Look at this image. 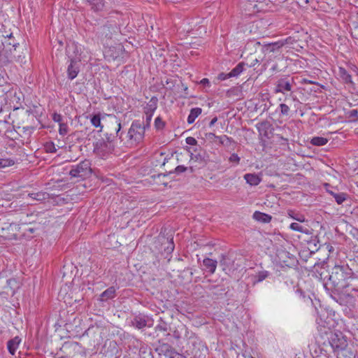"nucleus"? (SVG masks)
Returning a JSON list of instances; mask_svg holds the SVG:
<instances>
[{
	"label": "nucleus",
	"instance_id": "35",
	"mask_svg": "<svg viewBox=\"0 0 358 358\" xmlns=\"http://www.w3.org/2000/svg\"><path fill=\"white\" fill-rule=\"evenodd\" d=\"M90 121H91L92 124L94 127H100V131H101V129L103 128V125L101 124V115L99 113L94 115L91 117Z\"/></svg>",
	"mask_w": 358,
	"mask_h": 358
},
{
	"label": "nucleus",
	"instance_id": "13",
	"mask_svg": "<svg viewBox=\"0 0 358 358\" xmlns=\"http://www.w3.org/2000/svg\"><path fill=\"white\" fill-rule=\"evenodd\" d=\"M330 344L334 351L343 350L347 346L346 341L343 338H338L337 335H335L334 338H331Z\"/></svg>",
	"mask_w": 358,
	"mask_h": 358
},
{
	"label": "nucleus",
	"instance_id": "40",
	"mask_svg": "<svg viewBox=\"0 0 358 358\" xmlns=\"http://www.w3.org/2000/svg\"><path fill=\"white\" fill-rule=\"evenodd\" d=\"M14 164V160L11 159H0V169L13 166Z\"/></svg>",
	"mask_w": 358,
	"mask_h": 358
},
{
	"label": "nucleus",
	"instance_id": "37",
	"mask_svg": "<svg viewBox=\"0 0 358 358\" xmlns=\"http://www.w3.org/2000/svg\"><path fill=\"white\" fill-rule=\"evenodd\" d=\"M229 162L231 164L232 166H236L240 164L241 157L236 153H232L229 159Z\"/></svg>",
	"mask_w": 358,
	"mask_h": 358
},
{
	"label": "nucleus",
	"instance_id": "5",
	"mask_svg": "<svg viewBox=\"0 0 358 358\" xmlns=\"http://www.w3.org/2000/svg\"><path fill=\"white\" fill-rule=\"evenodd\" d=\"M115 150V145L106 143L103 139H99L94 144V154L101 159H106Z\"/></svg>",
	"mask_w": 358,
	"mask_h": 358
},
{
	"label": "nucleus",
	"instance_id": "41",
	"mask_svg": "<svg viewBox=\"0 0 358 358\" xmlns=\"http://www.w3.org/2000/svg\"><path fill=\"white\" fill-rule=\"evenodd\" d=\"M348 117L350 119V121L355 122L358 120V110L352 109L350 110L348 113Z\"/></svg>",
	"mask_w": 358,
	"mask_h": 358
},
{
	"label": "nucleus",
	"instance_id": "44",
	"mask_svg": "<svg viewBox=\"0 0 358 358\" xmlns=\"http://www.w3.org/2000/svg\"><path fill=\"white\" fill-rule=\"evenodd\" d=\"M45 150L47 152L50 153H55L57 152V149L52 142L48 143L45 145Z\"/></svg>",
	"mask_w": 358,
	"mask_h": 358
},
{
	"label": "nucleus",
	"instance_id": "17",
	"mask_svg": "<svg viewBox=\"0 0 358 358\" xmlns=\"http://www.w3.org/2000/svg\"><path fill=\"white\" fill-rule=\"evenodd\" d=\"M21 342V338L19 336H15V338L9 340L7 343V348L8 352L14 355L17 349L19 347V345Z\"/></svg>",
	"mask_w": 358,
	"mask_h": 358
},
{
	"label": "nucleus",
	"instance_id": "48",
	"mask_svg": "<svg viewBox=\"0 0 358 358\" xmlns=\"http://www.w3.org/2000/svg\"><path fill=\"white\" fill-rule=\"evenodd\" d=\"M103 30L106 29H111V31H110V34H112L113 32H116L117 29V27L116 26V24H110V25H108V24H106L103 26Z\"/></svg>",
	"mask_w": 358,
	"mask_h": 358
},
{
	"label": "nucleus",
	"instance_id": "15",
	"mask_svg": "<svg viewBox=\"0 0 358 358\" xmlns=\"http://www.w3.org/2000/svg\"><path fill=\"white\" fill-rule=\"evenodd\" d=\"M187 150L191 154V159L195 161H203L204 157L201 153L202 148L200 145L192 148H188Z\"/></svg>",
	"mask_w": 358,
	"mask_h": 358
},
{
	"label": "nucleus",
	"instance_id": "51",
	"mask_svg": "<svg viewBox=\"0 0 358 358\" xmlns=\"http://www.w3.org/2000/svg\"><path fill=\"white\" fill-rule=\"evenodd\" d=\"M200 84L203 85V86H210V81L208 78H203L201 81H200Z\"/></svg>",
	"mask_w": 358,
	"mask_h": 358
},
{
	"label": "nucleus",
	"instance_id": "54",
	"mask_svg": "<svg viewBox=\"0 0 358 358\" xmlns=\"http://www.w3.org/2000/svg\"><path fill=\"white\" fill-rule=\"evenodd\" d=\"M324 186L325 187L327 192L329 194V192H332V190L329 189L331 187V185L329 183H324Z\"/></svg>",
	"mask_w": 358,
	"mask_h": 358
},
{
	"label": "nucleus",
	"instance_id": "36",
	"mask_svg": "<svg viewBox=\"0 0 358 358\" xmlns=\"http://www.w3.org/2000/svg\"><path fill=\"white\" fill-rule=\"evenodd\" d=\"M168 330V324L160 317L159 320V323L155 327V331L165 332Z\"/></svg>",
	"mask_w": 358,
	"mask_h": 358
},
{
	"label": "nucleus",
	"instance_id": "2",
	"mask_svg": "<svg viewBox=\"0 0 358 358\" xmlns=\"http://www.w3.org/2000/svg\"><path fill=\"white\" fill-rule=\"evenodd\" d=\"M288 38L285 40H280L271 43H261L260 41H256L255 46H261L262 52L264 54L265 57L271 53L277 54L278 55L281 53L282 48L286 45L288 42Z\"/></svg>",
	"mask_w": 358,
	"mask_h": 358
},
{
	"label": "nucleus",
	"instance_id": "62",
	"mask_svg": "<svg viewBox=\"0 0 358 358\" xmlns=\"http://www.w3.org/2000/svg\"><path fill=\"white\" fill-rule=\"evenodd\" d=\"M241 358H242V357H241Z\"/></svg>",
	"mask_w": 358,
	"mask_h": 358
},
{
	"label": "nucleus",
	"instance_id": "33",
	"mask_svg": "<svg viewBox=\"0 0 358 358\" xmlns=\"http://www.w3.org/2000/svg\"><path fill=\"white\" fill-rule=\"evenodd\" d=\"M339 75L345 83H352L351 75L344 68H339Z\"/></svg>",
	"mask_w": 358,
	"mask_h": 358
},
{
	"label": "nucleus",
	"instance_id": "59",
	"mask_svg": "<svg viewBox=\"0 0 358 358\" xmlns=\"http://www.w3.org/2000/svg\"><path fill=\"white\" fill-rule=\"evenodd\" d=\"M277 69H278V64H274V65L272 66V68H271V69H272L273 71H275V70H277Z\"/></svg>",
	"mask_w": 358,
	"mask_h": 358
},
{
	"label": "nucleus",
	"instance_id": "4",
	"mask_svg": "<svg viewBox=\"0 0 358 358\" xmlns=\"http://www.w3.org/2000/svg\"><path fill=\"white\" fill-rule=\"evenodd\" d=\"M145 126L140 120H134L129 129L128 136L130 140L138 143L141 142L145 136Z\"/></svg>",
	"mask_w": 358,
	"mask_h": 358
},
{
	"label": "nucleus",
	"instance_id": "55",
	"mask_svg": "<svg viewBox=\"0 0 358 358\" xmlns=\"http://www.w3.org/2000/svg\"><path fill=\"white\" fill-rule=\"evenodd\" d=\"M241 357H242V358H253V357H252V356H250V355H247V356H246V355H245L244 354L238 355L237 358H241Z\"/></svg>",
	"mask_w": 358,
	"mask_h": 358
},
{
	"label": "nucleus",
	"instance_id": "45",
	"mask_svg": "<svg viewBox=\"0 0 358 358\" xmlns=\"http://www.w3.org/2000/svg\"><path fill=\"white\" fill-rule=\"evenodd\" d=\"M52 118L54 122H58L59 124L64 122L62 116L56 112L52 113Z\"/></svg>",
	"mask_w": 358,
	"mask_h": 358
},
{
	"label": "nucleus",
	"instance_id": "53",
	"mask_svg": "<svg viewBox=\"0 0 358 358\" xmlns=\"http://www.w3.org/2000/svg\"><path fill=\"white\" fill-rule=\"evenodd\" d=\"M257 63H259V60L257 59H255L253 60L252 62H251L250 64H248V66H250V67H252V66H254Z\"/></svg>",
	"mask_w": 358,
	"mask_h": 358
},
{
	"label": "nucleus",
	"instance_id": "29",
	"mask_svg": "<svg viewBox=\"0 0 358 358\" xmlns=\"http://www.w3.org/2000/svg\"><path fill=\"white\" fill-rule=\"evenodd\" d=\"M236 145V142L231 137H229L227 135H222V140L220 141V146L222 145L225 148H229L231 146H234Z\"/></svg>",
	"mask_w": 358,
	"mask_h": 358
},
{
	"label": "nucleus",
	"instance_id": "46",
	"mask_svg": "<svg viewBox=\"0 0 358 358\" xmlns=\"http://www.w3.org/2000/svg\"><path fill=\"white\" fill-rule=\"evenodd\" d=\"M185 141H186L187 144H188L189 145H192L194 147L199 145L197 144V141L196 140V138H194V137H192V136H189V137L186 138Z\"/></svg>",
	"mask_w": 358,
	"mask_h": 358
},
{
	"label": "nucleus",
	"instance_id": "1",
	"mask_svg": "<svg viewBox=\"0 0 358 358\" xmlns=\"http://www.w3.org/2000/svg\"><path fill=\"white\" fill-rule=\"evenodd\" d=\"M352 275V269L348 265H336L333 268L329 280L335 291L338 292L348 286L347 280Z\"/></svg>",
	"mask_w": 358,
	"mask_h": 358
},
{
	"label": "nucleus",
	"instance_id": "11",
	"mask_svg": "<svg viewBox=\"0 0 358 358\" xmlns=\"http://www.w3.org/2000/svg\"><path fill=\"white\" fill-rule=\"evenodd\" d=\"M161 352L165 357L169 358H184L181 354L177 352L172 346L167 343H164L161 346Z\"/></svg>",
	"mask_w": 358,
	"mask_h": 358
},
{
	"label": "nucleus",
	"instance_id": "61",
	"mask_svg": "<svg viewBox=\"0 0 358 358\" xmlns=\"http://www.w3.org/2000/svg\"><path fill=\"white\" fill-rule=\"evenodd\" d=\"M75 301L80 302V300L75 299Z\"/></svg>",
	"mask_w": 358,
	"mask_h": 358
},
{
	"label": "nucleus",
	"instance_id": "57",
	"mask_svg": "<svg viewBox=\"0 0 358 358\" xmlns=\"http://www.w3.org/2000/svg\"><path fill=\"white\" fill-rule=\"evenodd\" d=\"M329 194L331 195L334 198L336 196V195L337 194V193L332 191V192H329Z\"/></svg>",
	"mask_w": 358,
	"mask_h": 358
},
{
	"label": "nucleus",
	"instance_id": "39",
	"mask_svg": "<svg viewBox=\"0 0 358 358\" xmlns=\"http://www.w3.org/2000/svg\"><path fill=\"white\" fill-rule=\"evenodd\" d=\"M69 132V127L67 123L62 122L59 124V135L64 136Z\"/></svg>",
	"mask_w": 358,
	"mask_h": 358
},
{
	"label": "nucleus",
	"instance_id": "56",
	"mask_svg": "<svg viewBox=\"0 0 358 358\" xmlns=\"http://www.w3.org/2000/svg\"><path fill=\"white\" fill-rule=\"evenodd\" d=\"M303 83H308V84H313V83H314L313 82H312V81H310V80H307V79H303Z\"/></svg>",
	"mask_w": 358,
	"mask_h": 358
},
{
	"label": "nucleus",
	"instance_id": "10",
	"mask_svg": "<svg viewBox=\"0 0 358 358\" xmlns=\"http://www.w3.org/2000/svg\"><path fill=\"white\" fill-rule=\"evenodd\" d=\"M70 63L67 68V75L70 80H73L78 76L80 71L79 63L80 61L69 59Z\"/></svg>",
	"mask_w": 358,
	"mask_h": 358
},
{
	"label": "nucleus",
	"instance_id": "32",
	"mask_svg": "<svg viewBox=\"0 0 358 358\" xmlns=\"http://www.w3.org/2000/svg\"><path fill=\"white\" fill-rule=\"evenodd\" d=\"M287 215L299 222H304L306 221V219L305 217V216L299 213H296L294 210H287Z\"/></svg>",
	"mask_w": 358,
	"mask_h": 358
},
{
	"label": "nucleus",
	"instance_id": "6",
	"mask_svg": "<svg viewBox=\"0 0 358 358\" xmlns=\"http://www.w3.org/2000/svg\"><path fill=\"white\" fill-rule=\"evenodd\" d=\"M158 242L161 243V247L159 248L161 252L170 255L174 250L175 245L173 237L166 238L164 236H159Z\"/></svg>",
	"mask_w": 358,
	"mask_h": 358
},
{
	"label": "nucleus",
	"instance_id": "19",
	"mask_svg": "<svg viewBox=\"0 0 358 358\" xmlns=\"http://www.w3.org/2000/svg\"><path fill=\"white\" fill-rule=\"evenodd\" d=\"M243 178L246 180V182L252 186H257L262 181V178L255 173H246L244 175Z\"/></svg>",
	"mask_w": 358,
	"mask_h": 358
},
{
	"label": "nucleus",
	"instance_id": "49",
	"mask_svg": "<svg viewBox=\"0 0 358 358\" xmlns=\"http://www.w3.org/2000/svg\"><path fill=\"white\" fill-rule=\"evenodd\" d=\"M229 73H221L218 75V77L217 78L220 80H224L227 78H231V76H228Z\"/></svg>",
	"mask_w": 358,
	"mask_h": 358
},
{
	"label": "nucleus",
	"instance_id": "14",
	"mask_svg": "<svg viewBox=\"0 0 358 358\" xmlns=\"http://www.w3.org/2000/svg\"><path fill=\"white\" fill-rule=\"evenodd\" d=\"M147 317L141 314L136 315L131 321L132 325L138 329L145 327L147 326Z\"/></svg>",
	"mask_w": 358,
	"mask_h": 358
},
{
	"label": "nucleus",
	"instance_id": "31",
	"mask_svg": "<svg viewBox=\"0 0 358 358\" xmlns=\"http://www.w3.org/2000/svg\"><path fill=\"white\" fill-rule=\"evenodd\" d=\"M244 66V62H240L229 73L228 76H231V78L237 77L243 71Z\"/></svg>",
	"mask_w": 358,
	"mask_h": 358
},
{
	"label": "nucleus",
	"instance_id": "18",
	"mask_svg": "<svg viewBox=\"0 0 358 358\" xmlns=\"http://www.w3.org/2000/svg\"><path fill=\"white\" fill-rule=\"evenodd\" d=\"M203 139L208 143L220 146L222 136H216L213 132L206 133Z\"/></svg>",
	"mask_w": 358,
	"mask_h": 358
},
{
	"label": "nucleus",
	"instance_id": "25",
	"mask_svg": "<svg viewBox=\"0 0 358 358\" xmlns=\"http://www.w3.org/2000/svg\"><path fill=\"white\" fill-rule=\"evenodd\" d=\"M28 196L34 200L43 201L49 199V194L45 192H32L29 193Z\"/></svg>",
	"mask_w": 358,
	"mask_h": 358
},
{
	"label": "nucleus",
	"instance_id": "26",
	"mask_svg": "<svg viewBox=\"0 0 358 358\" xmlns=\"http://www.w3.org/2000/svg\"><path fill=\"white\" fill-rule=\"evenodd\" d=\"M270 275V273L267 271H260L257 272L253 277V285H256L259 282H262L264 280L268 275Z\"/></svg>",
	"mask_w": 358,
	"mask_h": 358
},
{
	"label": "nucleus",
	"instance_id": "23",
	"mask_svg": "<svg viewBox=\"0 0 358 358\" xmlns=\"http://www.w3.org/2000/svg\"><path fill=\"white\" fill-rule=\"evenodd\" d=\"M150 102L151 103L149 105L150 112L149 113V111H147L145 113H146V124H143V126H145V129L150 127V121L152 120L153 113H154L155 110L157 108L156 101H153V99H152Z\"/></svg>",
	"mask_w": 358,
	"mask_h": 358
},
{
	"label": "nucleus",
	"instance_id": "24",
	"mask_svg": "<svg viewBox=\"0 0 358 358\" xmlns=\"http://www.w3.org/2000/svg\"><path fill=\"white\" fill-rule=\"evenodd\" d=\"M271 124L268 121H264L257 124V129L261 135L268 136V131L271 129Z\"/></svg>",
	"mask_w": 358,
	"mask_h": 358
},
{
	"label": "nucleus",
	"instance_id": "58",
	"mask_svg": "<svg viewBox=\"0 0 358 358\" xmlns=\"http://www.w3.org/2000/svg\"><path fill=\"white\" fill-rule=\"evenodd\" d=\"M15 280L14 279H9L7 280L8 285H10L11 282H15Z\"/></svg>",
	"mask_w": 358,
	"mask_h": 358
},
{
	"label": "nucleus",
	"instance_id": "30",
	"mask_svg": "<svg viewBox=\"0 0 358 358\" xmlns=\"http://www.w3.org/2000/svg\"><path fill=\"white\" fill-rule=\"evenodd\" d=\"M289 229H291L293 231H299L306 234H311L310 231L308 228L303 227L297 222H292V224H290Z\"/></svg>",
	"mask_w": 358,
	"mask_h": 358
},
{
	"label": "nucleus",
	"instance_id": "8",
	"mask_svg": "<svg viewBox=\"0 0 358 358\" xmlns=\"http://www.w3.org/2000/svg\"><path fill=\"white\" fill-rule=\"evenodd\" d=\"M292 82H293V80H292V82H290L286 78L279 79L277 81L276 87L275 89V92L285 94V92H290L292 88Z\"/></svg>",
	"mask_w": 358,
	"mask_h": 358
},
{
	"label": "nucleus",
	"instance_id": "47",
	"mask_svg": "<svg viewBox=\"0 0 358 358\" xmlns=\"http://www.w3.org/2000/svg\"><path fill=\"white\" fill-rule=\"evenodd\" d=\"M187 169V167L183 166V165H179L178 166L175 170H174V173H177V174H180V173H182L185 171H186Z\"/></svg>",
	"mask_w": 358,
	"mask_h": 358
},
{
	"label": "nucleus",
	"instance_id": "43",
	"mask_svg": "<svg viewBox=\"0 0 358 358\" xmlns=\"http://www.w3.org/2000/svg\"><path fill=\"white\" fill-rule=\"evenodd\" d=\"M280 108V114L282 115H288L289 113V107L285 103H280L279 106Z\"/></svg>",
	"mask_w": 358,
	"mask_h": 358
},
{
	"label": "nucleus",
	"instance_id": "52",
	"mask_svg": "<svg viewBox=\"0 0 358 358\" xmlns=\"http://www.w3.org/2000/svg\"><path fill=\"white\" fill-rule=\"evenodd\" d=\"M217 121V117H214L211 120V121L210 122V123H209V127H213V126L215 124V122H216Z\"/></svg>",
	"mask_w": 358,
	"mask_h": 358
},
{
	"label": "nucleus",
	"instance_id": "21",
	"mask_svg": "<svg viewBox=\"0 0 358 358\" xmlns=\"http://www.w3.org/2000/svg\"><path fill=\"white\" fill-rule=\"evenodd\" d=\"M121 128H122L121 122H117V128L116 129V137H119V138L122 140V133H120ZM105 136H106L105 138H103V141H105V143H110V144H114L113 141L115 138V136H113L112 134H106Z\"/></svg>",
	"mask_w": 358,
	"mask_h": 358
},
{
	"label": "nucleus",
	"instance_id": "60",
	"mask_svg": "<svg viewBox=\"0 0 358 358\" xmlns=\"http://www.w3.org/2000/svg\"><path fill=\"white\" fill-rule=\"evenodd\" d=\"M268 61H266V62H265V63L264 64L263 67H264V69H266V66H267V64H268Z\"/></svg>",
	"mask_w": 358,
	"mask_h": 358
},
{
	"label": "nucleus",
	"instance_id": "20",
	"mask_svg": "<svg viewBox=\"0 0 358 358\" xmlns=\"http://www.w3.org/2000/svg\"><path fill=\"white\" fill-rule=\"evenodd\" d=\"M252 217L255 220L262 223H268L272 219L271 215L259 211H255L252 215Z\"/></svg>",
	"mask_w": 358,
	"mask_h": 358
},
{
	"label": "nucleus",
	"instance_id": "16",
	"mask_svg": "<svg viewBox=\"0 0 358 358\" xmlns=\"http://www.w3.org/2000/svg\"><path fill=\"white\" fill-rule=\"evenodd\" d=\"M203 264L206 271H208L210 274H213L215 272L217 262L210 258H205L203 260Z\"/></svg>",
	"mask_w": 358,
	"mask_h": 358
},
{
	"label": "nucleus",
	"instance_id": "34",
	"mask_svg": "<svg viewBox=\"0 0 358 358\" xmlns=\"http://www.w3.org/2000/svg\"><path fill=\"white\" fill-rule=\"evenodd\" d=\"M328 140L326 138L320 137V136H315L313 137L310 143L313 145L316 146H322L327 143Z\"/></svg>",
	"mask_w": 358,
	"mask_h": 358
},
{
	"label": "nucleus",
	"instance_id": "28",
	"mask_svg": "<svg viewBox=\"0 0 358 358\" xmlns=\"http://www.w3.org/2000/svg\"><path fill=\"white\" fill-rule=\"evenodd\" d=\"M91 6V8L96 12L101 11L104 7L103 0H87Z\"/></svg>",
	"mask_w": 358,
	"mask_h": 358
},
{
	"label": "nucleus",
	"instance_id": "9",
	"mask_svg": "<svg viewBox=\"0 0 358 358\" xmlns=\"http://www.w3.org/2000/svg\"><path fill=\"white\" fill-rule=\"evenodd\" d=\"M184 341L186 342L187 350L192 353L194 350L199 344V339L194 333L189 331L185 336Z\"/></svg>",
	"mask_w": 358,
	"mask_h": 358
},
{
	"label": "nucleus",
	"instance_id": "12",
	"mask_svg": "<svg viewBox=\"0 0 358 358\" xmlns=\"http://www.w3.org/2000/svg\"><path fill=\"white\" fill-rule=\"evenodd\" d=\"M189 331V329L184 324L180 323L178 324L174 331H173V336L176 340H180L181 338L185 339V336Z\"/></svg>",
	"mask_w": 358,
	"mask_h": 358
},
{
	"label": "nucleus",
	"instance_id": "7",
	"mask_svg": "<svg viewBox=\"0 0 358 358\" xmlns=\"http://www.w3.org/2000/svg\"><path fill=\"white\" fill-rule=\"evenodd\" d=\"M66 55L69 59L81 61V48L77 43L73 42L66 45Z\"/></svg>",
	"mask_w": 358,
	"mask_h": 358
},
{
	"label": "nucleus",
	"instance_id": "3",
	"mask_svg": "<svg viewBox=\"0 0 358 358\" xmlns=\"http://www.w3.org/2000/svg\"><path fill=\"white\" fill-rule=\"evenodd\" d=\"M90 165L91 164L90 161H82L76 166H72L71 171H69V174L72 178H78L81 179L87 178L92 173Z\"/></svg>",
	"mask_w": 358,
	"mask_h": 358
},
{
	"label": "nucleus",
	"instance_id": "50",
	"mask_svg": "<svg viewBox=\"0 0 358 358\" xmlns=\"http://www.w3.org/2000/svg\"><path fill=\"white\" fill-rule=\"evenodd\" d=\"M227 256L224 255H222L221 259H220V264L221 265H227Z\"/></svg>",
	"mask_w": 358,
	"mask_h": 358
},
{
	"label": "nucleus",
	"instance_id": "27",
	"mask_svg": "<svg viewBox=\"0 0 358 358\" xmlns=\"http://www.w3.org/2000/svg\"><path fill=\"white\" fill-rule=\"evenodd\" d=\"M201 112H202V109L201 108L196 107V108H192L190 110V113H189V114L187 117V120L188 124H192L195 121L196 118L199 115H201Z\"/></svg>",
	"mask_w": 358,
	"mask_h": 358
},
{
	"label": "nucleus",
	"instance_id": "42",
	"mask_svg": "<svg viewBox=\"0 0 358 358\" xmlns=\"http://www.w3.org/2000/svg\"><path fill=\"white\" fill-rule=\"evenodd\" d=\"M165 126V122L160 117H156L155 120V127L157 130L162 129Z\"/></svg>",
	"mask_w": 358,
	"mask_h": 358
},
{
	"label": "nucleus",
	"instance_id": "22",
	"mask_svg": "<svg viewBox=\"0 0 358 358\" xmlns=\"http://www.w3.org/2000/svg\"><path fill=\"white\" fill-rule=\"evenodd\" d=\"M116 289L114 287H110L103 292L100 295V300L105 301L108 299H113L115 296Z\"/></svg>",
	"mask_w": 358,
	"mask_h": 358
},
{
	"label": "nucleus",
	"instance_id": "38",
	"mask_svg": "<svg viewBox=\"0 0 358 358\" xmlns=\"http://www.w3.org/2000/svg\"><path fill=\"white\" fill-rule=\"evenodd\" d=\"M348 195L346 193L339 192L337 193V194L334 197V199L338 205H341L348 199Z\"/></svg>",
	"mask_w": 358,
	"mask_h": 358
}]
</instances>
